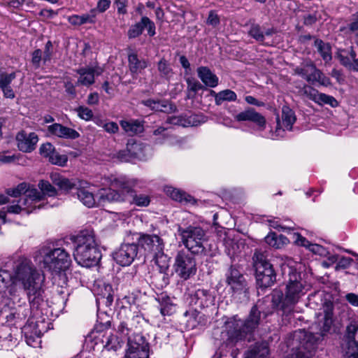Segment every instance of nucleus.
Segmentation results:
<instances>
[{
  "label": "nucleus",
  "mask_w": 358,
  "mask_h": 358,
  "mask_svg": "<svg viewBox=\"0 0 358 358\" xmlns=\"http://www.w3.org/2000/svg\"><path fill=\"white\" fill-rule=\"evenodd\" d=\"M96 21V11L90 10L83 15H72L68 17V22L73 26H81L85 24H95Z\"/></svg>",
  "instance_id": "nucleus-36"
},
{
  "label": "nucleus",
  "mask_w": 358,
  "mask_h": 358,
  "mask_svg": "<svg viewBox=\"0 0 358 358\" xmlns=\"http://www.w3.org/2000/svg\"><path fill=\"white\" fill-rule=\"evenodd\" d=\"M210 94L215 98V103L217 106H220L224 101H235L237 99L236 94L229 89L219 92L210 90Z\"/></svg>",
  "instance_id": "nucleus-39"
},
{
  "label": "nucleus",
  "mask_w": 358,
  "mask_h": 358,
  "mask_svg": "<svg viewBox=\"0 0 358 358\" xmlns=\"http://www.w3.org/2000/svg\"><path fill=\"white\" fill-rule=\"evenodd\" d=\"M257 285L261 287L272 286L276 280V275L273 265L268 259L266 252L255 251L253 256Z\"/></svg>",
  "instance_id": "nucleus-8"
},
{
  "label": "nucleus",
  "mask_w": 358,
  "mask_h": 358,
  "mask_svg": "<svg viewBox=\"0 0 358 358\" xmlns=\"http://www.w3.org/2000/svg\"><path fill=\"white\" fill-rule=\"evenodd\" d=\"M153 261L159 267V272L163 274V280L166 285L169 284L166 271L169 268V257L164 254V249L159 250L153 255Z\"/></svg>",
  "instance_id": "nucleus-33"
},
{
  "label": "nucleus",
  "mask_w": 358,
  "mask_h": 358,
  "mask_svg": "<svg viewBox=\"0 0 358 358\" xmlns=\"http://www.w3.org/2000/svg\"><path fill=\"white\" fill-rule=\"evenodd\" d=\"M334 323V319L332 318H324L322 326L320 327V332L315 334L312 333L315 338H318L317 340V345L322 338L330 332L331 327Z\"/></svg>",
  "instance_id": "nucleus-46"
},
{
  "label": "nucleus",
  "mask_w": 358,
  "mask_h": 358,
  "mask_svg": "<svg viewBox=\"0 0 358 358\" xmlns=\"http://www.w3.org/2000/svg\"><path fill=\"white\" fill-rule=\"evenodd\" d=\"M17 327L13 329L8 325L4 326L0 330V339L2 348L6 350H9L17 345V339L15 337L14 331L17 332Z\"/></svg>",
  "instance_id": "nucleus-26"
},
{
  "label": "nucleus",
  "mask_w": 358,
  "mask_h": 358,
  "mask_svg": "<svg viewBox=\"0 0 358 358\" xmlns=\"http://www.w3.org/2000/svg\"><path fill=\"white\" fill-rule=\"evenodd\" d=\"M184 316L187 318V326L189 328L194 329L196 327L199 317V313L195 309H189L184 313Z\"/></svg>",
  "instance_id": "nucleus-49"
},
{
  "label": "nucleus",
  "mask_w": 358,
  "mask_h": 358,
  "mask_svg": "<svg viewBox=\"0 0 358 358\" xmlns=\"http://www.w3.org/2000/svg\"><path fill=\"white\" fill-rule=\"evenodd\" d=\"M144 29H147L148 34L150 36L155 35V24L148 17L144 16L141 21L131 25L128 30V37L129 38H135L139 36Z\"/></svg>",
  "instance_id": "nucleus-22"
},
{
  "label": "nucleus",
  "mask_w": 358,
  "mask_h": 358,
  "mask_svg": "<svg viewBox=\"0 0 358 358\" xmlns=\"http://www.w3.org/2000/svg\"><path fill=\"white\" fill-rule=\"evenodd\" d=\"M36 3L33 0H13L10 2V7L13 8H22L28 10L33 8Z\"/></svg>",
  "instance_id": "nucleus-51"
},
{
  "label": "nucleus",
  "mask_w": 358,
  "mask_h": 358,
  "mask_svg": "<svg viewBox=\"0 0 358 358\" xmlns=\"http://www.w3.org/2000/svg\"><path fill=\"white\" fill-rule=\"evenodd\" d=\"M165 192L168 196L176 201L189 203L193 200V198L190 195L173 187H166Z\"/></svg>",
  "instance_id": "nucleus-41"
},
{
  "label": "nucleus",
  "mask_w": 358,
  "mask_h": 358,
  "mask_svg": "<svg viewBox=\"0 0 358 358\" xmlns=\"http://www.w3.org/2000/svg\"><path fill=\"white\" fill-rule=\"evenodd\" d=\"M118 344L119 342L116 336L110 335L108 337H106L105 347L108 350H117V349L118 348Z\"/></svg>",
  "instance_id": "nucleus-59"
},
{
  "label": "nucleus",
  "mask_w": 358,
  "mask_h": 358,
  "mask_svg": "<svg viewBox=\"0 0 358 358\" xmlns=\"http://www.w3.org/2000/svg\"><path fill=\"white\" fill-rule=\"evenodd\" d=\"M294 73L311 84L317 83L320 85L326 87L331 84L330 79L317 69L311 61L303 62L300 66L296 67Z\"/></svg>",
  "instance_id": "nucleus-12"
},
{
  "label": "nucleus",
  "mask_w": 358,
  "mask_h": 358,
  "mask_svg": "<svg viewBox=\"0 0 358 358\" xmlns=\"http://www.w3.org/2000/svg\"><path fill=\"white\" fill-rule=\"evenodd\" d=\"M157 70L162 78L169 79L173 74V71L167 60L162 58L157 63Z\"/></svg>",
  "instance_id": "nucleus-48"
},
{
  "label": "nucleus",
  "mask_w": 358,
  "mask_h": 358,
  "mask_svg": "<svg viewBox=\"0 0 358 358\" xmlns=\"http://www.w3.org/2000/svg\"><path fill=\"white\" fill-rule=\"evenodd\" d=\"M129 149V157L132 159H138L139 160H146L148 155L146 151L147 147L141 143H137L134 140H129L127 144Z\"/></svg>",
  "instance_id": "nucleus-35"
},
{
  "label": "nucleus",
  "mask_w": 358,
  "mask_h": 358,
  "mask_svg": "<svg viewBox=\"0 0 358 358\" xmlns=\"http://www.w3.org/2000/svg\"><path fill=\"white\" fill-rule=\"evenodd\" d=\"M316 103L319 105L327 104L331 107H336L338 105L337 100L332 96L320 93Z\"/></svg>",
  "instance_id": "nucleus-52"
},
{
  "label": "nucleus",
  "mask_w": 358,
  "mask_h": 358,
  "mask_svg": "<svg viewBox=\"0 0 358 358\" xmlns=\"http://www.w3.org/2000/svg\"><path fill=\"white\" fill-rule=\"evenodd\" d=\"M13 280L22 285L32 306L38 308L43 302L45 276L30 259L23 257L17 260L14 267Z\"/></svg>",
  "instance_id": "nucleus-1"
},
{
  "label": "nucleus",
  "mask_w": 358,
  "mask_h": 358,
  "mask_svg": "<svg viewBox=\"0 0 358 358\" xmlns=\"http://www.w3.org/2000/svg\"><path fill=\"white\" fill-rule=\"evenodd\" d=\"M357 331L358 324L352 322L347 326L345 335L348 347L355 348L356 350H358V341H355V335Z\"/></svg>",
  "instance_id": "nucleus-44"
},
{
  "label": "nucleus",
  "mask_w": 358,
  "mask_h": 358,
  "mask_svg": "<svg viewBox=\"0 0 358 358\" xmlns=\"http://www.w3.org/2000/svg\"><path fill=\"white\" fill-rule=\"evenodd\" d=\"M16 73H0V89L3 92V95L6 99H13L15 97V93L11 86L13 80L16 78Z\"/></svg>",
  "instance_id": "nucleus-29"
},
{
  "label": "nucleus",
  "mask_w": 358,
  "mask_h": 358,
  "mask_svg": "<svg viewBox=\"0 0 358 358\" xmlns=\"http://www.w3.org/2000/svg\"><path fill=\"white\" fill-rule=\"evenodd\" d=\"M248 34L258 42H263L264 41V31H262L261 27L259 24H252Z\"/></svg>",
  "instance_id": "nucleus-53"
},
{
  "label": "nucleus",
  "mask_w": 358,
  "mask_h": 358,
  "mask_svg": "<svg viewBox=\"0 0 358 358\" xmlns=\"http://www.w3.org/2000/svg\"><path fill=\"white\" fill-rule=\"evenodd\" d=\"M338 57L342 65L350 70L358 71V58L352 47L350 49L341 50Z\"/></svg>",
  "instance_id": "nucleus-27"
},
{
  "label": "nucleus",
  "mask_w": 358,
  "mask_h": 358,
  "mask_svg": "<svg viewBox=\"0 0 358 358\" xmlns=\"http://www.w3.org/2000/svg\"><path fill=\"white\" fill-rule=\"evenodd\" d=\"M34 259L44 271L58 275L71 266V256L62 247L42 246L34 255Z\"/></svg>",
  "instance_id": "nucleus-4"
},
{
  "label": "nucleus",
  "mask_w": 358,
  "mask_h": 358,
  "mask_svg": "<svg viewBox=\"0 0 358 358\" xmlns=\"http://www.w3.org/2000/svg\"><path fill=\"white\" fill-rule=\"evenodd\" d=\"M29 312V308L25 306H18L11 308L10 313L6 315L7 325L15 326L19 324L26 319Z\"/></svg>",
  "instance_id": "nucleus-30"
},
{
  "label": "nucleus",
  "mask_w": 358,
  "mask_h": 358,
  "mask_svg": "<svg viewBox=\"0 0 358 358\" xmlns=\"http://www.w3.org/2000/svg\"><path fill=\"white\" fill-rule=\"evenodd\" d=\"M129 236L127 237L128 242L122 243L113 253L114 259L122 266L130 265L138 254V245L134 243H129Z\"/></svg>",
  "instance_id": "nucleus-16"
},
{
  "label": "nucleus",
  "mask_w": 358,
  "mask_h": 358,
  "mask_svg": "<svg viewBox=\"0 0 358 358\" xmlns=\"http://www.w3.org/2000/svg\"><path fill=\"white\" fill-rule=\"evenodd\" d=\"M41 189V194L42 195V201L45 196H54L57 194V191L55 187H53L50 182L47 180H41L38 185Z\"/></svg>",
  "instance_id": "nucleus-47"
},
{
  "label": "nucleus",
  "mask_w": 358,
  "mask_h": 358,
  "mask_svg": "<svg viewBox=\"0 0 358 358\" xmlns=\"http://www.w3.org/2000/svg\"><path fill=\"white\" fill-rule=\"evenodd\" d=\"M75 110L78 116L85 121L92 120L94 115L92 110L86 106H79Z\"/></svg>",
  "instance_id": "nucleus-56"
},
{
  "label": "nucleus",
  "mask_w": 358,
  "mask_h": 358,
  "mask_svg": "<svg viewBox=\"0 0 358 358\" xmlns=\"http://www.w3.org/2000/svg\"><path fill=\"white\" fill-rule=\"evenodd\" d=\"M149 344L145 338L136 334L129 337L124 358H148Z\"/></svg>",
  "instance_id": "nucleus-13"
},
{
  "label": "nucleus",
  "mask_w": 358,
  "mask_h": 358,
  "mask_svg": "<svg viewBox=\"0 0 358 358\" xmlns=\"http://www.w3.org/2000/svg\"><path fill=\"white\" fill-rule=\"evenodd\" d=\"M282 120L278 118L277 120L276 136H282L281 132L285 130L292 131V126L296 120L294 111L287 106H283L282 108Z\"/></svg>",
  "instance_id": "nucleus-21"
},
{
  "label": "nucleus",
  "mask_w": 358,
  "mask_h": 358,
  "mask_svg": "<svg viewBox=\"0 0 358 358\" xmlns=\"http://www.w3.org/2000/svg\"><path fill=\"white\" fill-rule=\"evenodd\" d=\"M157 300L159 304V311L163 316H169L175 313L176 305L169 296L162 294Z\"/></svg>",
  "instance_id": "nucleus-38"
},
{
  "label": "nucleus",
  "mask_w": 358,
  "mask_h": 358,
  "mask_svg": "<svg viewBox=\"0 0 358 358\" xmlns=\"http://www.w3.org/2000/svg\"><path fill=\"white\" fill-rule=\"evenodd\" d=\"M128 178H119L113 182V185L117 188V190L108 188L101 189L98 192V204L99 206L104 205L106 203L113 202H125L127 201V192L124 187L129 185Z\"/></svg>",
  "instance_id": "nucleus-9"
},
{
  "label": "nucleus",
  "mask_w": 358,
  "mask_h": 358,
  "mask_svg": "<svg viewBox=\"0 0 358 358\" xmlns=\"http://www.w3.org/2000/svg\"><path fill=\"white\" fill-rule=\"evenodd\" d=\"M75 245L73 257L76 262L85 267L96 266L101 258V254L97 247L95 233L92 229L87 228L80 231L76 236L71 237Z\"/></svg>",
  "instance_id": "nucleus-3"
},
{
  "label": "nucleus",
  "mask_w": 358,
  "mask_h": 358,
  "mask_svg": "<svg viewBox=\"0 0 358 358\" xmlns=\"http://www.w3.org/2000/svg\"><path fill=\"white\" fill-rule=\"evenodd\" d=\"M28 199L26 198H20L17 204L10 205L7 207V212L10 213H20L22 210H26L27 213H31L33 210H29L31 206Z\"/></svg>",
  "instance_id": "nucleus-45"
},
{
  "label": "nucleus",
  "mask_w": 358,
  "mask_h": 358,
  "mask_svg": "<svg viewBox=\"0 0 358 358\" xmlns=\"http://www.w3.org/2000/svg\"><path fill=\"white\" fill-rule=\"evenodd\" d=\"M300 92L301 95L305 96L309 99L313 101L315 103H316L320 94L317 90L310 85H304Z\"/></svg>",
  "instance_id": "nucleus-54"
},
{
  "label": "nucleus",
  "mask_w": 358,
  "mask_h": 358,
  "mask_svg": "<svg viewBox=\"0 0 358 358\" xmlns=\"http://www.w3.org/2000/svg\"><path fill=\"white\" fill-rule=\"evenodd\" d=\"M41 60H43L42 51L40 49L35 50L32 53L31 62L36 69L40 67Z\"/></svg>",
  "instance_id": "nucleus-64"
},
{
  "label": "nucleus",
  "mask_w": 358,
  "mask_h": 358,
  "mask_svg": "<svg viewBox=\"0 0 358 358\" xmlns=\"http://www.w3.org/2000/svg\"><path fill=\"white\" fill-rule=\"evenodd\" d=\"M187 83V99H194L196 93L203 89V85L196 78L189 77L186 78Z\"/></svg>",
  "instance_id": "nucleus-42"
},
{
  "label": "nucleus",
  "mask_w": 358,
  "mask_h": 358,
  "mask_svg": "<svg viewBox=\"0 0 358 358\" xmlns=\"http://www.w3.org/2000/svg\"><path fill=\"white\" fill-rule=\"evenodd\" d=\"M197 76L204 85L214 88L219 84L218 77L207 66H200L196 69Z\"/></svg>",
  "instance_id": "nucleus-31"
},
{
  "label": "nucleus",
  "mask_w": 358,
  "mask_h": 358,
  "mask_svg": "<svg viewBox=\"0 0 358 358\" xmlns=\"http://www.w3.org/2000/svg\"><path fill=\"white\" fill-rule=\"evenodd\" d=\"M235 119L237 121H250L255 123L259 127L260 130H263L266 127V119L260 113H257L253 108H248L244 111H242L235 116Z\"/></svg>",
  "instance_id": "nucleus-25"
},
{
  "label": "nucleus",
  "mask_w": 358,
  "mask_h": 358,
  "mask_svg": "<svg viewBox=\"0 0 358 358\" xmlns=\"http://www.w3.org/2000/svg\"><path fill=\"white\" fill-rule=\"evenodd\" d=\"M52 55V43L50 41H48L45 45V49L43 55V63L45 64L47 62L50 61Z\"/></svg>",
  "instance_id": "nucleus-62"
},
{
  "label": "nucleus",
  "mask_w": 358,
  "mask_h": 358,
  "mask_svg": "<svg viewBox=\"0 0 358 358\" xmlns=\"http://www.w3.org/2000/svg\"><path fill=\"white\" fill-rule=\"evenodd\" d=\"M178 232L185 248L192 254L201 255L206 252L208 241L206 231L199 226L178 227Z\"/></svg>",
  "instance_id": "nucleus-7"
},
{
  "label": "nucleus",
  "mask_w": 358,
  "mask_h": 358,
  "mask_svg": "<svg viewBox=\"0 0 358 358\" xmlns=\"http://www.w3.org/2000/svg\"><path fill=\"white\" fill-rule=\"evenodd\" d=\"M141 103L150 108L153 110L169 113L173 111L176 107L167 101H155L154 99L143 100Z\"/></svg>",
  "instance_id": "nucleus-37"
},
{
  "label": "nucleus",
  "mask_w": 358,
  "mask_h": 358,
  "mask_svg": "<svg viewBox=\"0 0 358 358\" xmlns=\"http://www.w3.org/2000/svg\"><path fill=\"white\" fill-rule=\"evenodd\" d=\"M51 180L54 185L64 191H69L72 189L77 190L76 194L80 201L87 208L99 206L98 199L96 200L92 191L93 185L86 180H69L64 177L55 173L51 176Z\"/></svg>",
  "instance_id": "nucleus-6"
},
{
  "label": "nucleus",
  "mask_w": 358,
  "mask_h": 358,
  "mask_svg": "<svg viewBox=\"0 0 358 358\" xmlns=\"http://www.w3.org/2000/svg\"><path fill=\"white\" fill-rule=\"evenodd\" d=\"M225 282L234 293L241 294L248 289L247 280L236 266H231L225 273Z\"/></svg>",
  "instance_id": "nucleus-14"
},
{
  "label": "nucleus",
  "mask_w": 358,
  "mask_h": 358,
  "mask_svg": "<svg viewBox=\"0 0 358 358\" xmlns=\"http://www.w3.org/2000/svg\"><path fill=\"white\" fill-rule=\"evenodd\" d=\"M195 115L190 116H171L168 117L166 122L173 125L182 126V127H191L195 125Z\"/></svg>",
  "instance_id": "nucleus-40"
},
{
  "label": "nucleus",
  "mask_w": 358,
  "mask_h": 358,
  "mask_svg": "<svg viewBox=\"0 0 358 358\" xmlns=\"http://www.w3.org/2000/svg\"><path fill=\"white\" fill-rule=\"evenodd\" d=\"M11 279L12 276L8 271L0 269V290L6 288Z\"/></svg>",
  "instance_id": "nucleus-57"
},
{
  "label": "nucleus",
  "mask_w": 358,
  "mask_h": 358,
  "mask_svg": "<svg viewBox=\"0 0 358 358\" xmlns=\"http://www.w3.org/2000/svg\"><path fill=\"white\" fill-rule=\"evenodd\" d=\"M22 194H25L23 198L28 199L30 204H33V208H36V203L42 199V195L36 189H29L28 185L25 182L19 184L14 189L7 190V194L13 197L20 196Z\"/></svg>",
  "instance_id": "nucleus-17"
},
{
  "label": "nucleus",
  "mask_w": 358,
  "mask_h": 358,
  "mask_svg": "<svg viewBox=\"0 0 358 358\" xmlns=\"http://www.w3.org/2000/svg\"><path fill=\"white\" fill-rule=\"evenodd\" d=\"M48 134L60 138L74 140L80 136L79 133L72 128L59 123H53L47 128Z\"/></svg>",
  "instance_id": "nucleus-24"
},
{
  "label": "nucleus",
  "mask_w": 358,
  "mask_h": 358,
  "mask_svg": "<svg viewBox=\"0 0 358 358\" xmlns=\"http://www.w3.org/2000/svg\"><path fill=\"white\" fill-rule=\"evenodd\" d=\"M262 319V312L256 305L252 306L245 320H241L237 315L228 318L224 326L228 343L235 345L245 340L250 341Z\"/></svg>",
  "instance_id": "nucleus-2"
},
{
  "label": "nucleus",
  "mask_w": 358,
  "mask_h": 358,
  "mask_svg": "<svg viewBox=\"0 0 358 358\" xmlns=\"http://www.w3.org/2000/svg\"><path fill=\"white\" fill-rule=\"evenodd\" d=\"M103 69L99 66H85L76 70V73L79 75L76 85H82L84 86L92 85L94 83L95 76H100Z\"/></svg>",
  "instance_id": "nucleus-20"
},
{
  "label": "nucleus",
  "mask_w": 358,
  "mask_h": 358,
  "mask_svg": "<svg viewBox=\"0 0 358 358\" xmlns=\"http://www.w3.org/2000/svg\"><path fill=\"white\" fill-rule=\"evenodd\" d=\"M138 245L144 250L147 254H155L159 250L164 248L163 240L157 235L147 234H136Z\"/></svg>",
  "instance_id": "nucleus-15"
},
{
  "label": "nucleus",
  "mask_w": 358,
  "mask_h": 358,
  "mask_svg": "<svg viewBox=\"0 0 358 358\" xmlns=\"http://www.w3.org/2000/svg\"><path fill=\"white\" fill-rule=\"evenodd\" d=\"M18 149L24 152H31L35 148L38 141V135L35 132H29L22 130L15 137Z\"/></svg>",
  "instance_id": "nucleus-18"
},
{
  "label": "nucleus",
  "mask_w": 358,
  "mask_h": 358,
  "mask_svg": "<svg viewBox=\"0 0 358 358\" xmlns=\"http://www.w3.org/2000/svg\"><path fill=\"white\" fill-rule=\"evenodd\" d=\"M191 303L201 308H208L215 305V292L206 289H198L190 296Z\"/></svg>",
  "instance_id": "nucleus-19"
},
{
  "label": "nucleus",
  "mask_w": 358,
  "mask_h": 358,
  "mask_svg": "<svg viewBox=\"0 0 358 358\" xmlns=\"http://www.w3.org/2000/svg\"><path fill=\"white\" fill-rule=\"evenodd\" d=\"M173 266L176 273L185 280L190 278L196 272L194 257L185 250H180L177 253Z\"/></svg>",
  "instance_id": "nucleus-11"
},
{
  "label": "nucleus",
  "mask_w": 358,
  "mask_h": 358,
  "mask_svg": "<svg viewBox=\"0 0 358 358\" xmlns=\"http://www.w3.org/2000/svg\"><path fill=\"white\" fill-rule=\"evenodd\" d=\"M110 6V0H99L97 2L96 7L94 8H92V10H94L96 11V15H97V13H103L107 9L109 8Z\"/></svg>",
  "instance_id": "nucleus-63"
},
{
  "label": "nucleus",
  "mask_w": 358,
  "mask_h": 358,
  "mask_svg": "<svg viewBox=\"0 0 358 358\" xmlns=\"http://www.w3.org/2000/svg\"><path fill=\"white\" fill-rule=\"evenodd\" d=\"M40 153L43 157L48 158L55 151V147L50 143H43L40 147Z\"/></svg>",
  "instance_id": "nucleus-58"
},
{
  "label": "nucleus",
  "mask_w": 358,
  "mask_h": 358,
  "mask_svg": "<svg viewBox=\"0 0 358 358\" xmlns=\"http://www.w3.org/2000/svg\"><path fill=\"white\" fill-rule=\"evenodd\" d=\"M269 348L266 342H257L245 353V358H268Z\"/></svg>",
  "instance_id": "nucleus-32"
},
{
  "label": "nucleus",
  "mask_w": 358,
  "mask_h": 358,
  "mask_svg": "<svg viewBox=\"0 0 358 358\" xmlns=\"http://www.w3.org/2000/svg\"><path fill=\"white\" fill-rule=\"evenodd\" d=\"M314 44L323 60L325 62H330L332 59V56L331 47L329 43H325L321 39H316Z\"/></svg>",
  "instance_id": "nucleus-43"
},
{
  "label": "nucleus",
  "mask_w": 358,
  "mask_h": 358,
  "mask_svg": "<svg viewBox=\"0 0 358 358\" xmlns=\"http://www.w3.org/2000/svg\"><path fill=\"white\" fill-rule=\"evenodd\" d=\"M129 69L132 75H138L148 67V62L145 59H140L136 52L128 55Z\"/></svg>",
  "instance_id": "nucleus-34"
},
{
  "label": "nucleus",
  "mask_w": 358,
  "mask_h": 358,
  "mask_svg": "<svg viewBox=\"0 0 358 358\" xmlns=\"http://www.w3.org/2000/svg\"><path fill=\"white\" fill-rule=\"evenodd\" d=\"M265 241L273 248H280L278 235L274 232L268 234L265 237Z\"/></svg>",
  "instance_id": "nucleus-61"
},
{
  "label": "nucleus",
  "mask_w": 358,
  "mask_h": 358,
  "mask_svg": "<svg viewBox=\"0 0 358 358\" xmlns=\"http://www.w3.org/2000/svg\"><path fill=\"white\" fill-rule=\"evenodd\" d=\"M220 22V17L215 10H210L206 20V24L213 27H217Z\"/></svg>",
  "instance_id": "nucleus-60"
},
{
  "label": "nucleus",
  "mask_w": 358,
  "mask_h": 358,
  "mask_svg": "<svg viewBox=\"0 0 358 358\" xmlns=\"http://www.w3.org/2000/svg\"><path fill=\"white\" fill-rule=\"evenodd\" d=\"M120 124L124 132L130 136L138 135L144 131V121L138 119L122 120Z\"/></svg>",
  "instance_id": "nucleus-28"
},
{
  "label": "nucleus",
  "mask_w": 358,
  "mask_h": 358,
  "mask_svg": "<svg viewBox=\"0 0 358 358\" xmlns=\"http://www.w3.org/2000/svg\"><path fill=\"white\" fill-rule=\"evenodd\" d=\"M128 182H131L129 185H127V187H124L127 192V201L138 206H148L150 202L149 196L145 194H137L134 189L137 185V180L128 178Z\"/></svg>",
  "instance_id": "nucleus-23"
},
{
  "label": "nucleus",
  "mask_w": 358,
  "mask_h": 358,
  "mask_svg": "<svg viewBox=\"0 0 358 358\" xmlns=\"http://www.w3.org/2000/svg\"><path fill=\"white\" fill-rule=\"evenodd\" d=\"M48 160L52 164L64 166L68 161V157L65 155H60L55 151L51 155H50Z\"/></svg>",
  "instance_id": "nucleus-55"
},
{
  "label": "nucleus",
  "mask_w": 358,
  "mask_h": 358,
  "mask_svg": "<svg viewBox=\"0 0 358 358\" xmlns=\"http://www.w3.org/2000/svg\"><path fill=\"white\" fill-rule=\"evenodd\" d=\"M294 338L299 341V346L289 358H313L318 338H315L312 332L305 330L295 331Z\"/></svg>",
  "instance_id": "nucleus-10"
},
{
  "label": "nucleus",
  "mask_w": 358,
  "mask_h": 358,
  "mask_svg": "<svg viewBox=\"0 0 358 358\" xmlns=\"http://www.w3.org/2000/svg\"><path fill=\"white\" fill-rule=\"evenodd\" d=\"M167 130L164 127H159L153 131V135L156 136L155 140L156 144H163L171 137Z\"/></svg>",
  "instance_id": "nucleus-50"
},
{
  "label": "nucleus",
  "mask_w": 358,
  "mask_h": 358,
  "mask_svg": "<svg viewBox=\"0 0 358 358\" xmlns=\"http://www.w3.org/2000/svg\"><path fill=\"white\" fill-rule=\"evenodd\" d=\"M289 282L286 286L285 294L280 290H275L272 295V303L274 307L289 314L298 303L299 299L306 294V289L304 282L301 280V275L296 271L289 273Z\"/></svg>",
  "instance_id": "nucleus-5"
}]
</instances>
